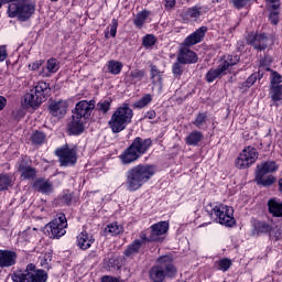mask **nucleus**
Instances as JSON below:
<instances>
[{"mask_svg":"<svg viewBox=\"0 0 282 282\" xmlns=\"http://www.w3.org/2000/svg\"><path fill=\"white\" fill-rule=\"evenodd\" d=\"M153 175H155V165L139 164L132 166L126 172V189L129 193L140 191Z\"/></svg>","mask_w":282,"mask_h":282,"instance_id":"nucleus-1","label":"nucleus"},{"mask_svg":"<svg viewBox=\"0 0 282 282\" xmlns=\"http://www.w3.org/2000/svg\"><path fill=\"white\" fill-rule=\"evenodd\" d=\"M206 32H208V26H200L184 40L176 57L178 63H183L184 65H193L197 63V53L193 52L189 47L197 45V43H202L204 36H206Z\"/></svg>","mask_w":282,"mask_h":282,"instance_id":"nucleus-2","label":"nucleus"},{"mask_svg":"<svg viewBox=\"0 0 282 282\" xmlns=\"http://www.w3.org/2000/svg\"><path fill=\"white\" fill-rule=\"evenodd\" d=\"M177 276V267L173 262V258L163 256L158 259V264L149 270V278L152 282H164L167 279Z\"/></svg>","mask_w":282,"mask_h":282,"instance_id":"nucleus-3","label":"nucleus"},{"mask_svg":"<svg viewBox=\"0 0 282 282\" xmlns=\"http://www.w3.org/2000/svg\"><path fill=\"white\" fill-rule=\"evenodd\" d=\"M133 120V109L129 107V104H122L112 113L110 120L108 121V127L111 129L112 133H121L124 131Z\"/></svg>","mask_w":282,"mask_h":282,"instance_id":"nucleus-4","label":"nucleus"},{"mask_svg":"<svg viewBox=\"0 0 282 282\" xmlns=\"http://www.w3.org/2000/svg\"><path fill=\"white\" fill-rule=\"evenodd\" d=\"M20 2L11 1L8 7V17L10 19H18L21 22L30 21L36 12V2L30 0H18Z\"/></svg>","mask_w":282,"mask_h":282,"instance_id":"nucleus-5","label":"nucleus"},{"mask_svg":"<svg viewBox=\"0 0 282 282\" xmlns=\"http://www.w3.org/2000/svg\"><path fill=\"white\" fill-rule=\"evenodd\" d=\"M50 91V84L45 82L37 83L36 86L24 96V105L26 107H31L32 109H39V107H41V105L47 100Z\"/></svg>","mask_w":282,"mask_h":282,"instance_id":"nucleus-6","label":"nucleus"},{"mask_svg":"<svg viewBox=\"0 0 282 282\" xmlns=\"http://www.w3.org/2000/svg\"><path fill=\"white\" fill-rule=\"evenodd\" d=\"M11 279L13 282H47V272L36 269L34 263H30L24 271H15Z\"/></svg>","mask_w":282,"mask_h":282,"instance_id":"nucleus-7","label":"nucleus"},{"mask_svg":"<svg viewBox=\"0 0 282 282\" xmlns=\"http://www.w3.org/2000/svg\"><path fill=\"white\" fill-rule=\"evenodd\" d=\"M67 234V217L58 214L52 221L45 225L44 235L50 239H61Z\"/></svg>","mask_w":282,"mask_h":282,"instance_id":"nucleus-8","label":"nucleus"},{"mask_svg":"<svg viewBox=\"0 0 282 282\" xmlns=\"http://www.w3.org/2000/svg\"><path fill=\"white\" fill-rule=\"evenodd\" d=\"M207 213L217 224L226 226L227 228H232L236 224L232 207L218 205L212 208V210H207Z\"/></svg>","mask_w":282,"mask_h":282,"instance_id":"nucleus-9","label":"nucleus"},{"mask_svg":"<svg viewBox=\"0 0 282 282\" xmlns=\"http://www.w3.org/2000/svg\"><path fill=\"white\" fill-rule=\"evenodd\" d=\"M257 160H259V152L257 151V148L248 145L238 155L235 164L240 171H243L246 169H250Z\"/></svg>","mask_w":282,"mask_h":282,"instance_id":"nucleus-10","label":"nucleus"},{"mask_svg":"<svg viewBox=\"0 0 282 282\" xmlns=\"http://www.w3.org/2000/svg\"><path fill=\"white\" fill-rule=\"evenodd\" d=\"M55 155L59 158L58 162L61 166H74L78 162V156L76 148H69V145L64 144L55 150Z\"/></svg>","mask_w":282,"mask_h":282,"instance_id":"nucleus-11","label":"nucleus"},{"mask_svg":"<svg viewBox=\"0 0 282 282\" xmlns=\"http://www.w3.org/2000/svg\"><path fill=\"white\" fill-rule=\"evenodd\" d=\"M246 42L248 45H252L253 50L265 52V48L270 45V37L265 33L251 32L247 34Z\"/></svg>","mask_w":282,"mask_h":282,"instance_id":"nucleus-12","label":"nucleus"},{"mask_svg":"<svg viewBox=\"0 0 282 282\" xmlns=\"http://www.w3.org/2000/svg\"><path fill=\"white\" fill-rule=\"evenodd\" d=\"M94 109H96V100H82L76 104L73 116H75V118H80L82 120L87 121L89 120Z\"/></svg>","mask_w":282,"mask_h":282,"instance_id":"nucleus-13","label":"nucleus"},{"mask_svg":"<svg viewBox=\"0 0 282 282\" xmlns=\"http://www.w3.org/2000/svg\"><path fill=\"white\" fill-rule=\"evenodd\" d=\"M208 7L207 6H194L185 9L182 12V18L184 21H199L202 17L208 14Z\"/></svg>","mask_w":282,"mask_h":282,"instance_id":"nucleus-14","label":"nucleus"},{"mask_svg":"<svg viewBox=\"0 0 282 282\" xmlns=\"http://www.w3.org/2000/svg\"><path fill=\"white\" fill-rule=\"evenodd\" d=\"M150 236L149 241H162V236L169 232V223L167 221H160L154 224L150 227Z\"/></svg>","mask_w":282,"mask_h":282,"instance_id":"nucleus-15","label":"nucleus"},{"mask_svg":"<svg viewBox=\"0 0 282 282\" xmlns=\"http://www.w3.org/2000/svg\"><path fill=\"white\" fill-rule=\"evenodd\" d=\"M152 144H153V140H151V138L144 139L141 137H137L132 141L130 147L139 154V156L142 158V155H144V153H147V151L151 149Z\"/></svg>","mask_w":282,"mask_h":282,"instance_id":"nucleus-16","label":"nucleus"},{"mask_svg":"<svg viewBox=\"0 0 282 282\" xmlns=\"http://www.w3.org/2000/svg\"><path fill=\"white\" fill-rule=\"evenodd\" d=\"M281 2L279 0H269L268 10H269V21L272 25H279L280 14H281Z\"/></svg>","mask_w":282,"mask_h":282,"instance_id":"nucleus-17","label":"nucleus"},{"mask_svg":"<svg viewBox=\"0 0 282 282\" xmlns=\"http://www.w3.org/2000/svg\"><path fill=\"white\" fill-rule=\"evenodd\" d=\"M18 171L21 180H34L36 177V169L30 166L24 159L18 162Z\"/></svg>","mask_w":282,"mask_h":282,"instance_id":"nucleus-18","label":"nucleus"},{"mask_svg":"<svg viewBox=\"0 0 282 282\" xmlns=\"http://www.w3.org/2000/svg\"><path fill=\"white\" fill-rule=\"evenodd\" d=\"M18 256L12 250H1L0 249V268H12L17 265Z\"/></svg>","mask_w":282,"mask_h":282,"instance_id":"nucleus-19","label":"nucleus"},{"mask_svg":"<svg viewBox=\"0 0 282 282\" xmlns=\"http://www.w3.org/2000/svg\"><path fill=\"white\" fill-rule=\"evenodd\" d=\"M85 121L84 119L77 118L75 115L72 116V121L67 124L69 135H80L85 131Z\"/></svg>","mask_w":282,"mask_h":282,"instance_id":"nucleus-20","label":"nucleus"},{"mask_svg":"<svg viewBox=\"0 0 282 282\" xmlns=\"http://www.w3.org/2000/svg\"><path fill=\"white\" fill-rule=\"evenodd\" d=\"M48 111L54 118H63L67 113V102L63 100L53 101L48 106Z\"/></svg>","mask_w":282,"mask_h":282,"instance_id":"nucleus-21","label":"nucleus"},{"mask_svg":"<svg viewBox=\"0 0 282 282\" xmlns=\"http://www.w3.org/2000/svg\"><path fill=\"white\" fill-rule=\"evenodd\" d=\"M279 165L274 161H265L257 165L256 175H268V173H276Z\"/></svg>","mask_w":282,"mask_h":282,"instance_id":"nucleus-22","label":"nucleus"},{"mask_svg":"<svg viewBox=\"0 0 282 282\" xmlns=\"http://www.w3.org/2000/svg\"><path fill=\"white\" fill-rule=\"evenodd\" d=\"M34 191H37V193H42L43 195H50L52 191H54V185L52 182L45 180V178H37L33 183Z\"/></svg>","mask_w":282,"mask_h":282,"instance_id":"nucleus-23","label":"nucleus"},{"mask_svg":"<svg viewBox=\"0 0 282 282\" xmlns=\"http://www.w3.org/2000/svg\"><path fill=\"white\" fill-rule=\"evenodd\" d=\"M140 158V154L131 145L119 155L122 164H133V162H137Z\"/></svg>","mask_w":282,"mask_h":282,"instance_id":"nucleus-24","label":"nucleus"},{"mask_svg":"<svg viewBox=\"0 0 282 282\" xmlns=\"http://www.w3.org/2000/svg\"><path fill=\"white\" fill-rule=\"evenodd\" d=\"M94 241H96V239H94L91 234H87V231H82L77 236V246L80 250H89Z\"/></svg>","mask_w":282,"mask_h":282,"instance_id":"nucleus-25","label":"nucleus"},{"mask_svg":"<svg viewBox=\"0 0 282 282\" xmlns=\"http://www.w3.org/2000/svg\"><path fill=\"white\" fill-rule=\"evenodd\" d=\"M228 73L226 72V66H221V64L218 65L217 68H210L206 75L205 80L208 83H215L217 78H221V76H226Z\"/></svg>","mask_w":282,"mask_h":282,"instance_id":"nucleus-26","label":"nucleus"},{"mask_svg":"<svg viewBox=\"0 0 282 282\" xmlns=\"http://www.w3.org/2000/svg\"><path fill=\"white\" fill-rule=\"evenodd\" d=\"M202 140H204V133L199 130H194L185 138V144L187 147H197Z\"/></svg>","mask_w":282,"mask_h":282,"instance_id":"nucleus-27","label":"nucleus"},{"mask_svg":"<svg viewBox=\"0 0 282 282\" xmlns=\"http://www.w3.org/2000/svg\"><path fill=\"white\" fill-rule=\"evenodd\" d=\"M142 249V240H133L132 243H130L127 249L124 250L123 254L124 257L131 258L135 257Z\"/></svg>","mask_w":282,"mask_h":282,"instance_id":"nucleus-28","label":"nucleus"},{"mask_svg":"<svg viewBox=\"0 0 282 282\" xmlns=\"http://www.w3.org/2000/svg\"><path fill=\"white\" fill-rule=\"evenodd\" d=\"M239 61H241V57L239 55H225L220 63V67H225V72L228 74V69H230V67H234V65H237Z\"/></svg>","mask_w":282,"mask_h":282,"instance_id":"nucleus-29","label":"nucleus"},{"mask_svg":"<svg viewBox=\"0 0 282 282\" xmlns=\"http://www.w3.org/2000/svg\"><path fill=\"white\" fill-rule=\"evenodd\" d=\"M47 135L43 131L35 130L31 133L30 140L33 147H41L45 144Z\"/></svg>","mask_w":282,"mask_h":282,"instance_id":"nucleus-30","label":"nucleus"},{"mask_svg":"<svg viewBox=\"0 0 282 282\" xmlns=\"http://www.w3.org/2000/svg\"><path fill=\"white\" fill-rule=\"evenodd\" d=\"M272 227L268 223L256 220L253 223L252 235H265V232H270Z\"/></svg>","mask_w":282,"mask_h":282,"instance_id":"nucleus-31","label":"nucleus"},{"mask_svg":"<svg viewBox=\"0 0 282 282\" xmlns=\"http://www.w3.org/2000/svg\"><path fill=\"white\" fill-rule=\"evenodd\" d=\"M264 177L265 175L261 176V174H256V182L258 186L270 187L276 182V177L274 175H269L267 178Z\"/></svg>","mask_w":282,"mask_h":282,"instance_id":"nucleus-32","label":"nucleus"},{"mask_svg":"<svg viewBox=\"0 0 282 282\" xmlns=\"http://www.w3.org/2000/svg\"><path fill=\"white\" fill-rule=\"evenodd\" d=\"M269 213L273 215V217H282V202L279 203L274 199H270L268 202Z\"/></svg>","mask_w":282,"mask_h":282,"instance_id":"nucleus-33","label":"nucleus"},{"mask_svg":"<svg viewBox=\"0 0 282 282\" xmlns=\"http://www.w3.org/2000/svg\"><path fill=\"white\" fill-rule=\"evenodd\" d=\"M150 76L153 85H158L162 87V72L158 69V66L151 65L150 66Z\"/></svg>","mask_w":282,"mask_h":282,"instance_id":"nucleus-34","label":"nucleus"},{"mask_svg":"<svg viewBox=\"0 0 282 282\" xmlns=\"http://www.w3.org/2000/svg\"><path fill=\"white\" fill-rule=\"evenodd\" d=\"M206 122H208V112H198L192 121V124H194L196 129H204Z\"/></svg>","mask_w":282,"mask_h":282,"instance_id":"nucleus-35","label":"nucleus"},{"mask_svg":"<svg viewBox=\"0 0 282 282\" xmlns=\"http://www.w3.org/2000/svg\"><path fill=\"white\" fill-rule=\"evenodd\" d=\"M105 232L106 235L116 237L117 235H122V232H124V228L121 225H118V223H112L105 228Z\"/></svg>","mask_w":282,"mask_h":282,"instance_id":"nucleus-36","label":"nucleus"},{"mask_svg":"<svg viewBox=\"0 0 282 282\" xmlns=\"http://www.w3.org/2000/svg\"><path fill=\"white\" fill-rule=\"evenodd\" d=\"M107 69L109 74H112L113 76H118V74L122 72V62L111 59L107 64Z\"/></svg>","mask_w":282,"mask_h":282,"instance_id":"nucleus-37","label":"nucleus"},{"mask_svg":"<svg viewBox=\"0 0 282 282\" xmlns=\"http://www.w3.org/2000/svg\"><path fill=\"white\" fill-rule=\"evenodd\" d=\"M149 14L150 12L147 10L139 12L133 20V24L135 25V28H139V30L142 29L144 23H147V19H149Z\"/></svg>","mask_w":282,"mask_h":282,"instance_id":"nucleus-38","label":"nucleus"},{"mask_svg":"<svg viewBox=\"0 0 282 282\" xmlns=\"http://www.w3.org/2000/svg\"><path fill=\"white\" fill-rule=\"evenodd\" d=\"M271 100L275 104L282 100V85L281 86H270Z\"/></svg>","mask_w":282,"mask_h":282,"instance_id":"nucleus-39","label":"nucleus"},{"mask_svg":"<svg viewBox=\"0 0 282 282\" xmlns=\"http://www.w3.org/2000/svg\"><path fill=\"white\" fill-rule=\"evenodd\" d=\"M40 265L44 270L52 269V252H45L42 257H40Z\"/></svg>","mask_w":282,"mask_h":282,"instance_id":"nucleus-40","label":"nucleus"},{"mask_svg":"<svg viewBox=\"0 0 282 282\" xmlns=\"http://www.w3.org/2000/svg\"><path fill=\"white\" fill-rule=\"evenodd\" d=\"M153 96L151 94H147L142 97V99L137 100L133 104L134 109H144L150 102H152Z\"/></svg>","mask_w":282,"mask_h":282,"instance_id":"nucleus-41","label":"nucleus"},{"mask_svg":"<svg viewBox=\"0 0 282 282\" xmlns=\"http://www.w3.org/2000/svg\"><path fill=\"white\" fill-rule=\"evenodd\" d=\"M12 186V176L10 174H0V191H8Z\"/></svg>","mask_w":282,"mask_h":282,"instance_id":"nucleus-42","label":"nucleus"},{"mask_svg":"<svg viewBox=\"0 0 282 282\" xmlns=\"http://www.w3.org/2000/svg\"><path fill=\"white\" fill-rule=\"evenodd\" d=\"M46 69L48 74H56L61 69V62L56 58H50L46 63Z\"/></svg>","mask_w":282,"mask_h":282,"instance_id":"nucleus-43","label":"nucleus"},{"mask_svg":"<svg viewBox=\"0 0 282 282\" xmlns=\"http://www.w3.org/2000/svg\"><path fill=\"white\" fill-rule=\"evenodd\" d=\"M172 73L174 78H182V74H184V63L176 59L172 65Z\"/></svg>","mask_w":282,"mask_h":282,"instance_id":"nucleus-44","label":"nucleus"},{"mask_svg":"<svg viewBox=\"0 0 282 282\" xmlns=\"http://www.w3.org/2000/svg\"><path fill=\"white\" fill-rule=\"evenodd\" d=\"M155 43H158V39H155V35L153 34H148L142 39V45L145 50H151Z\"/></svg>","mask_w":282,"mask_h":282,"instance_id":"nucleus-45","label":"nucleus"},{"mask_svg":"<svg viewBox=\"0 0 282 282\" xmlns=\"http://www.w3.org/2000/svg\"><path fill=\"white\" fill-rule=\"evenodd\" d=\"M259 78V73L251 74L246 82H243L240 86V89H250L252 85L257 83V79Z\"/></svg>","mask_w":282,"mask_h":282,"instance_id":"nucleus-46","label":"nucleus"},{"mask_svg":"<svg viewBox=\"0 0 282 282\" xmlns=\"http://www.w3.org/2000/svg\"><path fill=\"white\" fill-rule=\"evenodd\" d=\"M96 109H97V111H101L102 113H107V111H109V109H111V99L100 100L96 105Z\"/></svg>","mask_w":282,"mask_h":282,"instance_id":"nucleus-47","label":"nucleus"},{"mask_svg":"<svg viewBox=\"0 0 282 282\" xmlns=\"http://www.w3.org/2000/svg\"><path fill=\"white\" fill-rule=\"evenodd\" d=\"M218 270H221L223 272H228L230 270V267L232 265V261L228 258H223L217 261Z\"/></svg>","mask_w":282,"mask_h":282,"instance_id":"nucleus-48","label":"nucleus"},{"mask_svg":"<svg viewBox=\"0 0 282 282\" xmlns=\"http://www.w3.org/2000/svg\"><path fill=\"white\" fill-rule=\"evenodd\" d=\"M282 83V75L276 70H271L270 87H279Z\"/></svg>","mask_w":282,"mask_h":282,"instance_id":"nucleus-49","label":"nucleus"},{"mask_svg":"<svg viewBox=\"0 0 282 282\" xmlns=\"http://www.w3.org/2000/svg\"><path fill=\"white\" fill-rule=\"evenodd\" d=\"M145 74L147 73L144 70L134 69L130 73V77L133 78L134 80H142V78H144Z\"/></svg>","mask_w":282,"mask_h":282,"instance_id":"nucleus-50","label":"nucleus"},{"mask_svg":"<svg viewBox=\"0 0 282 282\" xmlns=\"http://www.w3.org/2000/svg\"><path fill=\"white\" fill-rule=\"evenodd\" d=\"M116 34H118V19L113 18L110 24V36L116 39Z\"/></svg>","mask_w":282,"mask_h":282,"instance_id":"nucleus-51","label":"nucleus"},{"mask_svg":"<svg viewBox=\"0 0 282 282\" xmlns=\"http://www.w3.org/2000/svg\"><path fill=\"white\" fill-rule=\"evenodd\" d=\"M8 58V48L6 45H0V63H3Z\"/></svg>","mask_w":282,"mask_h":282,"instance_id":"nucleus-52","label":"nucleus"},{"mask_svg":"<svg viewBox=\"0 0 282 282\" xmlns=\"http://www.w3.org/2000/svg\"><path fill=\"white\" fill-rule=\"evenodd\" d=\"M42 65H43V59H39V61H35L32 64H30L29 69L36 72V69H40Z\"/></svg>","mask_w":282,"mask_h":282,"instance_id":"nucleus-53","label":"nucleus"},{"mask_svg":"<svg viewBox=\"0 0 282 282\" xmlns=\"http://www.w3.org/2000/svg\"><path fill=\"white\" fill-rule=\"evenodd\" d=\"M232 3L235 8H237L238 10H241V8H243L246 3H248V0H232Z\"/></svg>","mask_w":282,"mask_h":282,"instance_id":"nucleus-54","label":"nucleus"},{"mask_svg":"<svg viewBox=\"0 0 282 282\" xmlns=\"http://www.w3.org/2000/svg\"><path fill=\"white\" fill-rule=\"evenodd\" d=\"M101 282H120L118 278H113L111 275H104L101 278Z\"/></svg>","mask_w":282,"mask_h":282,"instance_id":"nucleus-55","label":"nucleus"},{"mask_svg":"<svg viewBox=\"0 0 282 282\" xmlns=\"http://www.w3.org/2000/svg\"><path fill=\"white\" fill-rule=\"evenodd\" d=\"M6 105H8V99L6 97L0 96V111H3L6 109Z\"/></svg>","mask_w":282,"mask_h":282,"instance_id":"nucleus-56","label":"nucleus"},{"mask_svg":"<svg viewBox=\"0 0 282 282\" xmlns=\"http://www.w3.org/2000/svg\"><path fill=\"white\" fill-rule=\"evenodd\" d=\"M270 63H272V56L264 55V58L261 59V65H270Z\"/></svg>","mask_w":282,"mask_h":282,"instance_id":"nucleus-57","label":"nucleus"},{"mask_svg":"<svg viewBox=\"0 0 282 282\" xmlns=\"http://www.w3.org/2000/svg\"><path fill=\"white\" fill-rule=\"evenodd\" d=\"M165 8L170 10L175 8V0H165Z\"/></svg>","mask_w":282,"mask_h":282,"instance_id":"nucleus-58","label":"nucleus"},{"mask_svg":"<svg viewBox=\"0 0 282 282\" xmlns=\"http://www.w3.org/2000/svg\"><path fill=\"white\" fill-rule=\"evenodd\" d=\"M155 116V110H150L147 112L145 118H148L149 120H154Z\"/></svg>","mask_w":282,"mask_h":282,"instance_id":"nucleus-59","label":"nucleus"},{"mask_svg":"<svg viewBox=\"0 0 282 282\" xmlns=\"http://www.w3.org/2000/svg\"><path fill=\"white\" fill-rule=\"evenodd\" d=\"M139 241H142V246H144L147 243V241H149V237L145 236V234H141L140 235Z\"/></svg>","mask_w":282,"mask_h":282,"instance_id":"nucleus-60","label":"nucleus"},{"mask_svg":"<svg viewBox=\"0 0 282 282\" xmlns=\"http://www.w3.org/2000/svg\"><path fill=\"white\" fill-rule=\"evenodd\" d=\"M64 202H65V204H70L72 203V196L65 195L64 196Z\"/></svg>","mask_w":282,"mask_h":282,"instance_id":"nucleus-61","label":"nucleus"},{"mask_svg":"<svg viewBox=\"0 0 282 282\" xmlns=\"http://www.w3.org/2000/svg\"><path fill=\"white\" fill-rule=\"evenodd\" d=\"M278 186H279L280 193H282V177L279 178V181H278Z\"/></svg>","mask_w":282,"mask_h":282,"instance_id":"nucleus-62","label":"nucleus"},{"mask_svg":"<svg viewBox=\"0 0 282 282\" xmlns=\"http://www.w3.org/2000/svg\"><path fill=\"white\" fill-rule=\"evenodd\" d=\"M3 3H10V0H0V8L3 6Z\"/></svg>","mask_w":282,"mask_h":282,"instance_id":"nucleus-63","label":"nucleus"},{"mask_svg":"<svg viewBox=\"0 0 282 282\" xmlns=\"http://www.w3.org/2000/svg\"><path fill=\"white\" fill-rule=\"evenodd\" d=\"M105 36H106V39H109V31L105 32Z\"/></svg>","mask_w":282,"mask_h":282,"instance_id":"nucleus-64","label":"nucleus"}]
</instances>
